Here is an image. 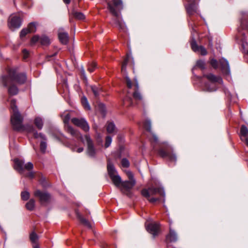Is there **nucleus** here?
Instances as JSON below:
<instances>
[{
    "mask_svg": "<svg viewBox=\"0 0 248 248\" xmlns=\"http://www.w3.org/2000/svg\"><path fill=\"white\" fill-rule=\"evenodd\" d=\"M91 89L94 96L95 97H97L99 95L100 90L96 87L95 86H92Z\"/></svg>",
    "mask_w": 248,
    "mask_h": 248,
    "instance_id": "58836bf2",
    "label": "nucleus"
},
{
    "mask_svg": "<svg viewBox=\"0 0 248 248\" xmlns=\"http://www.w3.org/2000/svg\"><path fill=\"white\" fill-rule=\"evenodd\" d=\"M128 59H129V58L128 57H126L124 59V62L122 63L121 70L123 73H125L126 72V65L127 64Z\"/></svg>",
    "mask_w": 248,
    "mask_h": 248,
    "instance_id": "c9c22d12",
    "label": "nucleus"
},
{
    "mask_svg": "<svg viewBox=\"0 0 248 248\" xmlns=\"http://www.w3.org/2000/svg\"><path fill=\"white\" fill-rule=\"evenodd\" d=\"M21 198L24 201H27L30 197V193L28 191H23L21 194Z\"/></svg>",
    "mask_w": 248,
    "mask_h": 248,
    "instance_id": "e433bc0d",
    "label": "nucleus"
},
{
    "mask_svg": "<svg viewBox=\"0 0 248 248\" xmlns=\"http://www.w3.org/2000/svg\"><path fill=\"white\" fill-rule=\"evenodd\" d=\"M158 154L161 157L168 158L171 161H176L177 157L176 155L165 149H160L158 151Z\"/></svg>",
    "mask_w": 248,
    "mask_h": 248,
    "instance_id": "2eb2a0df",
    "label": "nucleus"
},
{
    "mask_svg": "<svg viewBox=\"0 0 248 248\" xmlns=\"http://www.w3.org/2000/svg\"><path fill=\"white\" fill-rule=\"evenodd\" d=\"M186 8L189 15H193L196 12L197 6L194 3H190L186 5Z\"/></svg>",
    "mask_w": 248,
    "mask_h": 248,
    "instance_id": "aec40b11",
    "label": "nucleus"
},
{
    "mask_svg": "<svg viewBox=\"0 0 248 248\" xmlns=\"http://www.w3.org/2000/svg\"><path fill=\"white\" fill-rule=\"evenodd\" d=\"M81 72H82V74H83V75L84 76L85 75V71L83 69H82Z\"/></svg>",
    "mask_w": 248,
    "mask_h": 248,
    "instance_id": "4d7b16f0",
    "label": "nucleus"
},
{
    "mask_svg": "<svg viewBox=\"0 0 248 248\" xmlns=\"http://www.w3.org/2000/svg\"><path fill=\"white\" fill-rule=\"evenodd\" d=\"M243 141H245L246 144L248 146V136L244 138Z\"/></svg>",
    "mask_w": 248,
    "mask_h": 248,
    "instance_id": "864d4df0",
    "label": "nucleus"
},
{
    "mask_svg": "<svg viewBox=\"0 0 248 248\" xmlns=\"http://www.w3.org/2000/svg\"><path fill=\"white\" fill-rule=\"evenodd\" d=\"M121 164L123 167L127 168L129 166V162L126 158H123L121 161Z\"/></svg>",
    "mask_w": 248,
    "mask_h": 248,
    "instance_id": "a19ab883",
    "label": "nucleus"
},
{
    "mask_svg": "<svg viewBox=\"0 0 248 248\" xmlns=\"http://www.w3.org/2000/svg\"><path fill=\"white\" fill-rule=\"evenodd\" d=\"M63 2L66 4H69L70 2V0H63Z\"/></svg>",
    "mask_w": 248,
    "mask_h": 248,
    "instance_id": "6e6d98bb",
    "label": "nucleus"
},
{
    "mask_svg": "<svg viewBox=\"0 0 248 248\" xmlns=\"http://www.w3.org/2000/svg\"><path fill=\"white\" fill-rule=\"evenodd\" d=\"M63 120V123L65 124V128L66 131L70 134V135L74 138L77 139H80L83 142H84L83 139L81 134L77 130L74 129L72 126L68 124V123L70 119V115L69 113L65 112L61 115Z\"/></svg>",
    "mask_w": 248,
    "mask_h": 248,
    "instance_id": "20e7f679",
    "label": "nucleus"
},
{
    "mask_svg": "<svg viewBox=\"0 0 248 248\" xmlns=\"http://www.w3.org/2000/svg\"><path fill=\"white\" fill-rule=\"evenodd\" d=\"M108 8L111 14L118 17L119 16L117 11H120L123 8V2L121 0H112L108 2Z\"/></svg>",
    "mask_w": 248,
    "mask_h": 248,
    "instance_id": "6e6552de",
    "label": "nucleus"
},
{
    "mask_svg": "<svg viewBox=\"0 0 248 248\" xmlns=\"http://www.w3.org/2000/svg\"><path fill=\"white\" fill-rule=\"evenodd\" d=\"M203 76L211 82L210 84H206L205 85V90L208 92H212L216 91L217 89L216 83L222 84L223 82L220 77H217L212 74L204 75Z\"/></svg>",
    "mask_w": 248,
    "mask_h": 248,
    "instance_id": "39448f33",
    "label": "nucleus"
},
{
    "mask_svg": "<svg viewBox=\"0 0 248 248\" xmlns=\"http://www.w3.org/2000/svg\"><path fill=\"white\" fill-rule=\"evenodd\" d=\"M219 63L223 72L226 74H229L230 71L228 62L226 59L222 58L219 60Z\"/></svg>",
    "mask_w": 248,
    "mask_h": 248,
    "instance_id": "a211bd4d",
    "label": "nucleus"
},
{
    "mask_svg": "<svg viewBox=\"0 0 248 248\" xmlns=\"http://www.w3.org/2000/svg\"><path fill=\"white\" fill-rule=\"evenodd\" d=\"M23 53L24 55L23 58L24 59H26L28 56V51L26 49L23 50Z\"/></svg>",
    "mask_w": 248,
    "mask_h": 248,
    "instance_id": "8fccbe9b",
    "label": "nucleus"
},
{
    "mask_svg": "<svg viewBox=\"0 0 248 248\" xmlns=\"http://www.w3.org/2000/svg\"><path fill=\"white\" fill-rule=\"evenodd\" d=\"M241 25L243 26V28H248V25H245V21L243 20L241 21Z\"/></svg>",
    "mask_w": 248,
    "mask_h": 248,
    "instance_id": "3c124183",
    "label": "nucleus"
},
{
    "mask_svg": "<svg viewBox=\"0 0 248 248\" xmlns=\"http://www.w3.org/2000/svg\"><path fill=\"white\" fill-rule=\"evenodd\" d=\"M156 194H159L163 197L165 196V192L162 187H150L148 189H144L141 191V194L146 198L150 202L154 203L158 200L157 198H150L151 195H154Z\"/></svg>",
    "mask_w": 248,
    "mask_h": 248,
    "instance_id": "7ed1b4c3",
    "label": "nucleus"
},
{
    "mask_svg": "<svg viewBox=\"0 0 248 248\" xmlns=\"http://www.w3.org/2000/svg\"><path fill=\"white\" fill-rule=\"evenodd\" d=\"M76 215L77 217L80 220L81 223H82L84 225L87 226V227L90 228H91V225L90 222L85 218H84L78 212H76Z\"/></svg>",
    "mask_w": 248,
    "mask_h": 248,
    "instance_id": "5701e85b",
    "label": "nucleus"
},
{
    "mask_svg": "<svg viewBox=\"0 0 248 248\" xmlns=\"http://www.w3.org/2000/svg\"><path fill=\"white\" fill-rule=\"evenodd\" d=\"M130 91H128V94H130Z\"/></svg>",
    "mask_w": 248,
    "mask_h": 248,
    "instance_id": "052dcab7",
    "label": "nucleus"
},
{
    "mask_svg": "<svg viewBox=\"0 0 248 248\" xmlns=\"http://www.w3.org/2000/svg\"><path fill=\"white\" fill-rule=\"evenodd\" d=\"M40 43L43 45H48L50 44V41L47 36L43 35L40 37Z\"/></svg>",
    "mask_w": 248,
    "mask_h": 248,
    "instance_id": "c85d7f7f",
    "label": "nucleus"
},
{
    "mask_svg": "<svg viewBox=\"0 0 248 248\" xmlns=\"http://www.w3.org/2000/svg\"><path fill=\"white\" fill-rule=\"evenodd\" d=\"M33 132V135L35 138L38 139L40 138L43 140L40 143V150L42 152L45 153L46 149V139L45 136L41 133H38L36 131H35L32 126H30L29 132Z\"/></svg>",
    "mask_w": 248,
    "mask_h": 248,
    "instance_id": "9d476101",
    "label": "nucleus"
},
{
    "mask_svg": "<svg viewBox=\"0 0 248 248\" xmlns=\"http://www.w3.org/2000/svg\"><path fill=\"white\" fill-rule=\"evenodd\" d=\"M39 41L40 42V37L38 35H35L31 38V44H34Z\"/></svg>",
    "mask_w": 248,
    "mask_h": 248,
    "instance_id": "c03bdc74",
    "label": "nucleus"
},
{
    "mask_svg": "<svg viewBox=\"0 0 248 248\" xmlns=\"http://www.w3.org/2000/svg\"><path fill=\"white\" fill-rule=\"evenodd\" d=\"M35 201L33 199H31L26 204L27 209L29 210H32L34 207Z\"/></svg>",
    "mask_w": 248,
    "mask_h": 248,
    "instance_id": "c756f323",
    "label": "nucleus"
},
{
    "mask_svg": "<svg viewBox=\"0 0 248 248\" xmlns=\"http://www.w3.org/2000/svg\"><path fill=\"white\" fill-rule=\"evenodd\" d=\"M197 66L202 69L205 68V62L204 61L199 60L197 62Z\"/></svg>",
    "mask_w": 248,
    "mask_h": 248,
    "instance_id": "37998d69",
    "label": "nucleus"
},
{
    "mask_svg": "<svg viewBox=\"0 0 248 248\" xmlns=\"http://www.w3.org/2000/svg\"><path fill=\"white\" fill-rule=\"evenodd\" d=\"M71 121L74 125L80 127L84 131L87 132L89 130V125L84 119L74 118L72 119Z\"/></svg>",
    "mask_w": 248,
    "mask_h": 248,
    "instance_id": "f8f14e48",
    "label": "nucleus"
},
{
    "mask_svg": "<svg viewBox=\"0 0 248 248\" xmlns=\"http://www.w3.org/2000/svg\"><path fill=\"white\" fill-rule=\"evenodd\" d=\"M30 238L32 243H36L37 242L39 237L35 232H32L30 234Z\"/></svg>",
    "mask_w": 248,
    "mask_h": 248,
    "instance_id": "7c9ffc66",
    "label": "nucleus"
},
{
    "mask_svg": "<svg viewBox=\"0 0 248 248\" xmlns=\"http://www.w3.org/2000/svg\"><path fill=\"white\" fill-rule=\"evenodd\" d=\"M211 65L214 67V68H217V65H218V63H217V60H215V59H212L211 60Z\"/></svg>",
    "mask_w": 248,
    "mask_h": 248,
    "instance_id": "de8ad7c7",
    "label": "nucleus"
},
{
    "mask_svg": "<svg viewBox=\"0 0 248 248\" xmlns=\"http://www.w3.org/2000/svg\"><path fill=\"white\" fill-rule=\"evenodd\" d=\"M28 177L32 178L34 177V173L33 172H30L28 174Z\"/></svg>",
    "mask_w": 248,
    "mask_h": 248,
    "instance_id": "603ef678",
    "label": "nucleus"
},
{
    "mask_svg": "<svg viewBox=\"0 0 248 248\" xmlns=\"http://www.w3.org/2000/svg\"><path fill=\"white\" fill-rule=\"evenodd\" d=\"M115 23H116V25L119 26V28H122V25L121 24H120L118 21L116 20Z\"/></svg>",
    "mask_w": 248,
    "mask_h": 248,
    "instance_id": "5fc2aeb1",
    "label": "nucleus"
},
{
    "mask_svg": "<svg viewBox=\"0 0 248 248\" xmlns=\"http://www.w3.org/2000/svg\"><path fill=\"white\" fill-rule=\"evenodd\" d=\"M84 138L87 144V154L91 157L94 156L95 155V150L94 147L93 140L88 135H85Z\"/></svg>",
    "mask_w": 248,
    "mask_h": 248,
    "instance_id": "4468645a",
    "label": "nucleus"
},
{
    "mask_svg": "<svg viewBox=\"0 0 248 248\" xmlns=\"http://www.w3.org/2000/svg\"><path fill=\"white\" fill-rule=\"evenodd\" d=\"M149 138L152 143L153 142L156 143L158 141V138L154 134L151 133V136Z\"/></svg>",
    "mask_w": 248,
    "mask_h": 248,
    "instance_id": "79ce46f5",
    "label": "nucleus"
},
{
    "mask_svg": "<svg viewBox=\"0 0 248 248\" xmlns=\"http://www.w3.org/2000/svg\"><path fill=\"white\" fill-rule=\"evenodd\" d=\"M72 150L73 151L77 152L78 153H81L83 151V148L82 147H80L76 149V147H72Z\"/></svg>",
    "mask_w": 248,
    "mask_h": 248,
    "instance_id": "09e8293b",
    "label": "nucleus"
},
{
    "mask_svg": "<svg viewBox=\"0 0 248 248\" xmlns=\"http://www.w3.org/2000/svg\"><path fill=\"white\" fill-rule=\"evenodd\" d=\"M147 231L154 237L157 235L159 232V225L157 223H150L146 226Z\"/></svg>",
    "mask_w": 248,
    "mask_h": 248,
    "instance_id": "dca6fc26",
    "label": "nucleus"
},
{
    "mask_svg": "<svg viewBox=\"0 0 248 248\" xmlns=\"http://www.w3.org/2000/svg\"><path fill=\"white\" fill-rule=\"evenodd\" d=\"M34 124L37 128L39 129H41L43 126V121L42 118L40 117H36L34 119Z\"/></svg>",
    "mask_w": 248,
    "mask_h": 248,
    "instance_id": "b1692460",
    "label": "nucleus"
},
{
    "mask_svg": "<svg viewBox=\"0 0 248 248\" xmlns=\"http://www.w3.org/2000/svg\"><path fill=\"white\" fill-rule=\"evenodd\" d=\"M14 161L15 169L20 173H22L25 170L30 171L33 168V164L30 162L24 164L23 160L18 159H15Z\"/></svg>",
    "mask_w": 248,
    "mask_h": 248,
    "instance_id": "1a4fd4ad",
    "label": "nucleus"
},
{
    "mask_svg": "<svg viewBox=\"0 0 248 248\" xmlns=\"http://www.w3.org/2000/svg\"><path fill=\"white\" fill-rule=\"evenodd\" d=\"M107 130L108 133H113L116 132V127L114 124L112 122L108 123L107 125Z\"/></svg>",
    "mask_w": 248,
    "mask_h": 248,
    "instance_id": "a878e982",
    "label": "nucleus"
},
{
    "mask_svg": "<svg viewBox=\"0 0 248 248\" xmlns=\"http://www.w3.org/2000/svg\"><path fill=\"white\" fill-rule=\"evenodd\" d=\"M29 32H34L36 31V25L34 23H31L27 28Z\"/></svg>",
    "mask_w": 248,
    "mask_h": 248,
    "instance_id": "72a5a7b5",
    "label": "nucleus"
},
{
    "mask_svg": "<svg viewBox=\"0 0 248 248\" xmlns=\"http://www.w3.org/2000/svg\"><path fill=\"white\" fill-rule=\"evenodd\" d=\"M33 248H39L38 246L35 245L33 247Z\"/></svg>",
    "mask_w": 248,
    "mask_h": 248,
    "instance_id": "bf43d9fd",
    "label": "nucleus"
},
{
    "mask_svg": "<svg viewBox=\"0 0 248 248\" xmlns=\"http://www.w3.org/2000/svg\"><path fill=\"white\" fill-rule=\"evenodd\" d=\"M191 48H192V49L194 51V52H197L199 51V47L200 46H199L196 41L195 40H193L191 43Z\"/></svg>",
    "mask_w": 248,
    "mask_h": 248,
    "instance_id": "f704fd0d",
    "label": "nucleus"
},
{
    "mask_svg": "<svg viewBox=\"0 0 248 248\" xmlns=\"http://www.w3.org/2000/svg\"><path fill=\"white\" fill-rule=\"evenodd\" d=\"M16 101L12 99L10 102L11 109V121L14 128L17 131H23L25 127L22 124L23 118L18 110L16 105Z\"/></svg>",
    "mask_w": 248,
    "mask_h": 248,
    "instance_id": "f03ea898",
    "label": "nucleus"
},
{
    "mask_svg": "<svg viewBox=\"0 0 248 248\" xmlns=\"http://www.w3.org/2000/svg\"><path fill=\"white\" fill-rule=\"evenodd\" d=\"M28 33H29V31L27 29H23L20 32V37L22 38L25 36V35Z\"/></svg>",
    "mask_w": 248,
    "mask_h": 248,
    "instance_id": "49530a36",
    "label": "nucleus"
},
{
    "mask_svg": "<svg viewBox=\"0 0 248 248\" xmlns=\"http://www.w3.org/2000/svg\"><path fill=\"white\" fill-rule=\"evenodd\" d=\"M113 184L117 187H119L122 184L121 177L117 174H115L110 177Z\"/></svg>",
    "mask_w": 248,
    "mask_h": 248,
    "instance_id": "4be33fe9",
    "label": "nucleus"
},
{
    "mask_svg": "<svg viewBox=\"0 0 248 248\" xmlns=\"http://www.w3.org/2000/svg\"><path fill=\"white\" fill-rule=\"evenodd\" d=\"M96 64L95 62H93L92 63H91L88 66V70L92 73L93 72L94 69L96 68Z\"/></svg>",
    "mask_w": 248,
    "mask_h": 248,
    "instance_id": "ea45409f",
    "label": "nucleus"
},
{
    "mask_svg": "<svg viewBox=\"0 0 248 248\" xmlns=\"http://www.w3.org/2000/svg\"><path fill=\"white\" fill-rule=\"evenodd\" d=\"M144 127L149 132H151V123L150 120H146L144 123Z\"/></svg>",
    "mask_w": 248,
    "mask_h": 248,
    "instance_id": "473e14b6",
    "label": "nucleus"
},
{
    "mask_svg": "<svg viewBox=\"0 0 248 248\" xmlns=\"http://www.w3.org/2000/svg\"><path fill=\"white\" fill-rule=\"evenodd\" d=\"M240 136L242 140H244V138L248 136V129L245 125H242L240 129Z\"/></svg>",
    "mask_w": 248,
    "mask_h": 248,
    "instance_id": "393cba45",
    "label": "nucleus"
},
{
    "mask_svg": "<svg viewBox=\"0 0 248 248\" xmlns=\"http://www.w3.org/2000/svg\"><path fill=\"white\" fill-rule=\"evenodd\" d=\"M124 104L127 106H130L133 105L132 98L128 95L123 100Z\"/></svg>",
    "mask_w": 248,
    "mask_h": 248,
    "instance_id": "2f4dec72",
    "label": "nucleus"
},
{
    "mask_svg": "<svg viewBox=\"0 0 248 248\" xmlns=\"http://www.w3.org/2000/svg\"><path fill=\"white\" fill-rule=\"evenodd\" d=\"M97 138H98V139H101V136H100V135H99V134H98V136H97Z\"/></svg>",
    "mask_w": 248,
    "mask_h": 248,
    "instance_id": "13d9d810",
    "label": "nucleus"
},
{
    "mask_svg": "<svg viewBox=\"0 0 248 248\" xmlns=\"http://www.w3.org/2000/svg\"><path fill=\"white\" fill-rule=\"evenodd\" d=\"M166 239L167 241L170 242H175L178 239L177 233L170 227V232L167 235Z\"/></svg>",
    "mask_w": 248,
    "mask_h": 248,
    "instance_id": "6ab92c4d",
    "label": "nucleus"
},
{
    "mask_svg": "<svg viewBox=\"0 0 248 248\" xmlns=\"http://www.w3.org/2000/svg\"><path fill=\"white\" fill-rule=\"evenodd\" d=\"M198 51H199L202 55H205L207 54V51L205 48L202 46H200Z\"/></svg>",
    "mask_w": 248,
    "mask_h": 248,
    "instance_id": "a18cd8bd",
    "label": "nucleus"
},
{
    "mask_svg": "<svg viewBox=\"0 0 248 248\" xmlns=\"http://www.w3.org/2000/svg\"><path fill=\"white\" fill-rule=\"evenodd\" d=\"M58 37L60 42L63 44H66L68 42V33L64 32L62 29H60L58 31Z\"/></svg>",
    "mask_w": 248,
    "mask_h": 248,
    "instance_id": "f3484780",
    "label": "nucleus"
},
{
    "mask_svg": "<svg viewBox=\"0 0 248 248\" xmlns=\"http://www.w3.org/2000/svg\"><path fill=\"white\" fill-rule=\"evenodd\" d=\"M21 25V18L16 16L11 15L8 21V27L11 30L19 28Z\"/></svg>",
    "mask_w": 248,
    "mask_h": 248,
    "instance_id": "9b49d317",
    "label": "nucleus"
},
{
    "mask_svg": "<svg viewBox=\"0 0 248 248\" xmlns=\"http://www.w3.org/2000/svg\"><path fill=\"white\" fill-rule=\"evenodd\" d=\"M7 75H2L0 79L4 86L8 87V92L10 95H15L18 93L17 85L25 83L27 76L25 73L17 72L15 68H8Z\"/></svg>",
    "mask_w": 248,
    "mask_h": 248,
    "instance_id": "f257e3e1",
    "label": "nucleus"
},
{
    "mask_svg": "<svg viewBox=\"0 0 248 248\" xmlns=\"http://www.w3.org/2000/svg\"><path fill=\"white\" fill-rule=\"evenodd\" d=\"M72 14L75 18L78 20H82L85 18V16L80 12L73 11Z\"/></svg>",
    "mask_w": 248,
    "mask_h": 248,
    "instance_id": "cd10ccee",
    "label": "nucleus"
},
{
    "mask_svg": "<svg viewBox=\"0 0 248 248\" xmlns=\"http://www.w3.org/2000/svg\"><path fill=\"white\" fill-rule=\"evenodd\" d=\"M34 195L35 197L39 198L40 202L42 204L49 202L51 199L50 195L48 193L42 192L39 190L35 191Z\"/></svg>",
    "mask_w": 248,
    "mask_h": 248,
    "instance_id": "ddd939ff",
    "label": "nucleus"
},
{
    "mask_svg": "<svg viewBox=\"0 0 248 248\" xmlns=\"http://www.w3.org/2000/svg\"><path fill=\"white\" fill-rule=\"evenodd\" d=\"M125 79L127 88L129 89H131L133 88L134 93H133V96L134 98L136 100H141L142 97L140 93H139L138 91L139 85L137 79L135 78L134 81V83L133 84H132L130 79L127 75H125Z\"/></svg>",
    "mask_w": 248,
    "mask_h": 248,
    "instance_id": "423d86ee",
    "label": "nucleus"
},
{
    "mask_svg": "<svg viewBox=\"0 0 248 248\" xmlns=\"http://www.w3.org/2000/svg\"><path fill=\"white\" fill-rule=\"evenodd\" d=\"M81 101L85 109L87 110L91 109V107L89 105V103H88V100L85 96H83L81 98Z\"/></svg>",
    "mask_w": 248,
    "mask_h": 248,
    "instance_id": "bb28decb",
    "label": "nucleus"
},
{
    "mask_svg": "<svg viewBox=\"0 0 248 248\" xmlns=\"http://www.w3.org/2000/svg\"><path fill=\"white\" fill-rule=\"evenodd\" d=\"M112 142V138L109 136H108L106 138V141H105V146L106 148L108 147L111 144V143Z\"/></svg>",
    "mask_w": 248,
    "mask_h": 248,
    "instance_id": "4c0bfd02",
    "label": "nucleus"
},
{
    "mask_svg": "<svg viewBox=\"0 0 248 248\" xmlns=\"http://www.w3.org/2000/svg\"><path fill=\"white\" fill-rule=\"evenodd\" d=\"M127 175L129 180L122 183L121 190L123 193L128 195L130 190L132 189L135 185L136 181L134 179L133 175L131 172L127 171Z\"/></svg>",
    "mask_w": 248,
    "mask_h": 248,
    "instance_id": "0eeeda50",
    "label": "nucleus"
},
{
    "mask_svg": "<svg viewBox=\"0 0 248 248\" xmlns=\"http://www.w3.org/2000/svg\"><path fill=\"white\" fill-rule=\"evenodd\" d=\"M107 170L109 177L116 174L115 168L109 160H108Z\"/></svg>",
    "mask_w": 248,
    "mask_h": 248,
    "instance_id": "412c9836",
    "label": "nucleus"
}]
</instances>
